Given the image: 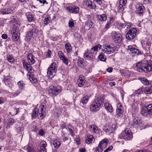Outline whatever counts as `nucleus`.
<instances>
[{
	"label": "nucleus",
	"mask_w": 152,
	"mask_h": 152,
	"mask_svg": "<svg viewBox=\"0 0 152 152\" xmlns=\"http://www.w3.org/2000/svg\"><path fill=\"white\" fill-rule=\"evenodd\" d=\"M104 103V99L102 96L96 98L90 106V110L92 112L99 110L102 107Z\"/></svg>",
	"instance_id": "1"
},
{
	"label": "nucleus",
	"mask_w": 152,
	"mask_h": 152,
	"mask_svg": "<svg viewBox=\"0 0 152 152\" xmlns=\"http://www.w3.org/2000/svg\"><path fill=\"white\" fill-rule=\"evenodd\" d=\"M23 67L27 70L28 71L27 75L29 76V79L32 83L36 84L37 83V80L35 78L33 75L34 69L27 62L25 61L23 62Z\"/></svg>",
	"instance_id": "2"
},
{
	"label": "nucleus",
	"mask_w": 152,
	"mask_h": 152,
	"mask_svg": "<svg viewBox=\"0 0 152 152\" xmlns=\"http://www.w3.org/2000/svg\"><path fill=\"white\" fill-rule=\"evenodd\" d=\"M141 114L143 116L148 117L150 119L152 117V104L142 107Z\"/></svg>",
	"instance_id": "3"
},
{
	"label": "nucleus",
	"mask_w": 152,
	"mask_h": 152,
	"mask_svg": "<svg viewBox=\"0 0 152 152\" xmlns=\"http://www.w3.org/2000/svg\"><path fill=\"white\" fill-rule=\"evenodd\" d=\"M58 66L55 62H53L51 64L48 68L47 74L49 78L53 77L55 75L57 70Z\"/></svg>",
	"instance_id": "4"
},
{
	"label": "nucleus",
	"mask_w": 152,
	"mask_h": 152,
	"mask_svg": "<svg viewBox=\"0 0 152 152\" xmlns=\"http://www.w3.org/2000/svg\"><path fill=\"white\" fill-rule=\"evenodd\" d=\"M61 91V88L60 86H51L49 88L48 94L51 96H54L59 94Z\"/></svg>",
	"instance_id": "5"
},
{
	"label": "nucleus",
	"mask_w": 152,
	"mask_h": 152,
	"mask_svg": "<svg viewBox=\"0 0 152 152\" xmlns=\"http://www.w3.org/2000/svg\"><path fill=\"white\" fill-rule=\"evenodd\" d=\"M119 137L121 139L123 138L126 140H130L132 138L131 130L129 129H126L124 132H122L119 135Z\"/></svg>",
	"instance_id": "6"
},
{
	"label": "nucleus",
	"mask_w": 152,
	"mask_h": 152,
	"mask_svg": "<svg viewBox=\"0 0 152 152\" xmlns=\"http://www.w3.org/2000/svg\"><path fill=\"white\" fill-rule=\"evenodd\" d=\"M140 68H141V70L145 72L152 71V61H148L146 64H142Z\"/></svg>",
	"instance_id": "7"
},
{
	"label": "nucleus",
	"mask_w": 152,
	"mask_h": 152,
	"mask_svg": "<svg viewBox=\"0 0 152 152\" xmlns=\"http://www.w3.org/2000/svg\"><path fill=\"white\" fill-rule=\"evenodd\" d=\"M137 31L136 28H131L126 34V38L129 40L134 39L136 35Z\"/></svg>",
	"instance_id": "8"
},
{
	"label": "nucleus",
	"mask_w": 152,
	"mask_h": 152,
	"mask_svg": "<svg viewBox=\"0 0 152 152\" xmlns=\"http://www.w3.org/2000/svg\"><path fill=\"white\" fill-rule=\"evenodd\" d=\"M127 50L129 51L130 54L133 56L141 54V52L139 50L133 47L131 45L128 47Z\"/></svg>",
	"instance_id": "9"
},
{
	"label": "nucleus",
	"mask_w": 152,
	"mask_h": 152,
	"mask_svg": "<svg viewBox=\"0 0 152 152\" xmlns=\"http://www.w3.org/2000/svg\"><path fill=\"white\" fill-rule=\"evenodd\" d=\"M104 49L102 51L106 54H110L113 53L115 50L116 48L115 47H112L110 45H105L104 46Z\"/></svg>",
	"instance_id": "10"
},
{
	"label": "nucleus",
	"mask_w": 152,
	"mask_h": 152,
	"mask_svg": "<svg viewBox=\"0 0 152 152\" xmlns=\"http://www.w3.org/2000/svg\"><path fill=\"white\" fill-rule=\"evenodd\" d=\"M37 31L36 26L34 25H32V28H30V30L27 33L26 36V38L29 41L32 37L34 34L37 33Z\"/></svg>",
	"instance_id": "11"
},
{
	"label": "nucleus",
	"mask_w": 152,
	"mask_h": 152,
	"mask_svg": "<svg viewBox=\"0 0 152 152\" xmlns=\"http://www.w3.org/2000/svg\"><path fill=\"white\" fill-rule=\"evenodd\" d=\"M112 38L116 43H119L122 40V37L120 34H118L114 31L112 33Z\"/></svg>",
	"instance_id": "12"
},
{
	"label": "nucleus",
	"mask_w": 152,
	"mask_h": 152,
	"mask_svg": "<svg viewBox=\"0 0 152 152\" xmlns=\"http://www.w3.org/2000/svg\"><path fill=\"white\" fill-rule=\"evenodd\" d=\"M136 12L139 15H142L145 12V8L142 4H138L136 6Z\"/></svg>",
	"instance_id": "13"
},
{
	"label": "nucleus",
	"mask_w": 152,
	"mask_h": 152,
	"mask_svg": "<svg viewBox=\"0 0 152 152\" xmlns=\"http://www.w3.org/2000/svg\"><path fill=\"white\" fill-rule=\"evenodd\" d=\"M84 57L86 59L92 61H94L95 60V58L93 54L91 52H88V50L85 51Z\"/></svg>",
	"instance_id": "14"
},
{
	"label": "nucleus",
	"mask_w": 152,
	"mask_h": 152,
	"mask_svg": "<svg viewBox=\"0 0 152 152\" xmlns=\"http://www.w3.org/2000/svg\"><path fill=\"white\" fill-rule=\"evenodd\" d=\"M123 113V108L122 104L120 103H118L116 109V115L118 117H122Z\"/></svg>",
	"instance_id": "15"
},
{
	"label": "nucleus",
	"mask_w": 152,
	"mask_h": 152,
	"mask_svg": "<svg viewBox=\"0 0 152 152\" xmlns=\"http://www.w3.org/2000/svg\"><path fill=\"white\" fill-rule=\"evenodd\" d=\"M14 12V9L12 7L0 10V13L3 15L11 14Z\"/></svg>",
	"instance_id": "16"
},
{
	"label": "nucleus",
	"mask_w": 152,
	"mask_h": 152,
	"mask_svg": "<svg viewBox=\"0 0 152 152\" xmlns=\"http://www.w3.org/2000/svg\"><path fill=\"white\" fill-rule=\"evenodd\" d=\"M67 9L72 13L77 14L79 12V8L78 7L75 5L70 6L67 7Z\"/></svg>",
	"instance_id": "17"
},
{
	"label": "nucleus",
	"mask_w": 152,
	"mask_h": 152,
	"mask_svg": "<svg viewBox=\"0 0 152 152\" xmlns=\"http://www.w3.org/2000/svg\"><path fill=\"white\" fill-rule=\"evenodd\" d=\"M58 55L60 59L64 64L67 66L69 63L68 60V59L65 56L64 54L61 51H59L58 52Z\"/></svg>",
	"instance_id": "18"
},
{
	"label": "nucleus",
	"mask_w": 152,
	"mask_h": 152,
	"mask_svg": "<svg viewBox=\"0 0 152 152\" xmlns=\"http://www.w3.org/2000/svg\"><path fill=\"white\" fill-rule=\"evenodd\" d=\"M152 46V40L148 39L144 42V46L146 51H148L151 49V47Z\"/></svg>",
	"instance_id": "19"
},
{
	"label": "nucleus",
	"mask_w": 152,
	"mask_h": 152,
	"mask_svg": "<svg viewBox=\"0 0 152 152\" xmlns=\"http://www.w3.org/2000/svg\"><path fill=\"white\" fill-rule=\"evenodd\" d=\"M40 152H46V147L47 144L45 141L42 140L40 143Z\"/></svg>",
	"instance_id": "20"
},
{
	"label": "nucleus",
	"mask_w": 152,
	"mask_h": 152,
	"mask_svg": "<svg viewBox=\"0 0 152 152\" xmlns=\"http://www.w3.org/2000/svg\"><path fill=\"white\" fill-rule=\"evenodd\" d=\"M90 132L93 134H98L99 131L98 127L95 125H91L89 126Z\"/></svg>",
	"instance_id": "21"
},
{
	"label": "nucleus",
	"mask_w": 152,
	"mask_h": 152,
	"mask_svg": "<svg viewBox=\"0 0 152 152\" xmlns=\"http://www.w3.org/2000/svg\"><path fill=\"white\" fill-rule=\"evenodd\" d=\"M142 123V121L141 119L138 117H135L133 120V122L131 124V125L133 126H138V125H139L140 124Z\"/></svg>",
	"instance_id": "22"
},
{
	"label": "nucleus",
	"mask_w": 152,
	"mask_h": 152,
	"mask_svg": "<svg viewBox=\"0 0 152 152\" xmlns=\"http://www.w3.org/2000/svg\"><path fill=\"white\" fill-rule=\"evenodd\" d=\"M34 57L33 56V55L31 53H29L28 54L27 56L28 61V63L30 65H32L34 64ZM28 64V63H27Z\"/></svg>",
	"instance_id": "23"
},
{
	"label": "nucleus",
	"mask_w": 152,
	"mask_h": 152,
	"mask_svg": "<svg viewBox=\"0 0 152 152\" xmlns=\"http://www.w3.org/2000/svg\"><path fill=\"white\" fill-rule=\"evenodd\" d=\"M115 127L116 126L115 124H112V126H109L108 128L104 127L103 129L104 131L107 132H110V133H111L115 130Z\"/></svg>",
	"instance_id": "24"
},
{
	"label": "nucleus",
	"mask_w": 152,
	"mask_h": 152,
	"mask_svg": "<svg viewBox=\"0 0 152 152\" xmlns=\"http://www.w3.org/2000/svg\"><path fill=\"white\" fill-rule=\"evenodd\" d=\"M78 82H79L78 85L80 87H82L84 85L85 80L83 75H81L79 76Z\"/></svg>",
	"instance_id": "25"
},
{
	"label": "nucleus",
	"mask_w": 152,
	"mask_h": 152,
	"mask_svg": "<svg viewBox=\"0 0 152 152\" xmlns=\"http://www.w3.org/2000/svg\"><path fill=\"white\" fill-rule=\"evenodd\" d=\"M11 34L12 35V40L14 41H17L19 39L18 31H12L11 32Z\"/></svg>",
	"instance_id": "26"
},
{
	"label": "nucleus",
	"mask_w": 152,
	"mask_h": 152,
	"mask_svg": "<svg viewBox=\"0 0 152 152\" xmlns=\"http://www.w3.org/2000/svg\"><path fill=\"white\" fill-rule=\"evenodd\" d=\"M45 108L46 107H45L44 105L42 104L40 106L39 110H38V113H39V115H40V117L41 119H42L44 117V114L42 113V112L43 111L44 109H45Z\"/></svg>",
	"instance_id": "27"
},
{
	"label": "nucleus",
	"mask_w": 152,
	"mask_h": 152,
	"mask_svg": "<svg viewBox=\"0 0 152 152\" xmlns=\"http://www.w3.org/2000/svg\"><path fill=\"white\" fill-rule=\"evenodd\" d=\"M77 62L78 64L81 67H84L86 65V61L80 58H78Z\"/></svg>",
	"instance_id": "28"
},
{
	"label": "nucleus",
	"mask_w": 152,
	"mask_h": 152,
	"mask_svg": "<svg viewBox=\"0 0 152 152\" xmlns=\"http://www.w3.org/2000/svg\"><path fill=\"white\" fill-rule=\"evenodd\" d=\"M95 139L92 135L88 136L86 138V142L87 144H89L94 142Z\"/></svg>",
	"instance_id": "29"
},
{
	"label": "nucleus",
	"mask_w": 152,
	"mask_h": 152,
	"mask_svg": "<svg viewBox=\"0 0 152 152\" xmlns=\"http://www.w3.org/2000/svg\"><path fill=\"white\" fill-rule=\"evenodd\" d=\"M104 107L105 109L109 112L112 113L113 112V107L109 103L107 102L105 103Z\"/></svg>",
	"instance_id": "30"
},
{
	"label": "nucleus",
	"mask_w": 152,
	"mask_h": 152,
	"mask_svg": "<svg viewBox=\"0 0 152 152\" xmlns=\"http://www.w3.org/2000/svg\"><path fill=\"white\" fill-rule=\"evenodd\" d=\"M15 129L16 131L18 133L21 134H22V132L23 133L24 126L23 125H17L15 127Z\"/></svg>",
	"instance_id": "31"
},
{
	"label": "nucleus",
	"mask_w": 152,
	"mask_h": 152,
	"mask_svg": "<svg viewBox=\"0 0 152 152\" xmlns=\"http://www.w3.org/2000/svg\"><path fill=\"white\" fill-rule=\"evenodd\" d=\"M101 46L99 44L92 46L91 48L90 51L92 53L93 52L96 53L98 49H99L101 48Z\"/></svg>",
	"instance_id": "32"
},
{
	"label": "nucleus",
	"mask_w": 152,
	"mask_h": 152,
	"mask_svg": "<svg viewBox=\"0 0 152 152\" xmlns=\"http://www.w3.org/2000/svg\"><path fill=\"white\" fill-rule=\"evenodd\" d=\"M108 142V140L106 139H104L100 141L99 145L102 148H105L106 147V145L107 143Z\"/></svg>",
	"instance_id": "33"
},
{
	"label": "nucleus",
	"mask_w": 152,
	"mask_h": 152,
	"mask_svg": "<svg viewBox=\"0 0 152 152\" xmlns=\"http://www.w3.org/2000/svg\"><path fill=\"white\" fill-rule=\"evenodd\" d=\"M139 80L144 85L147 86L149 84V81L145 77H140Z\"/></svg>",
	"instance_id": "34"
},
{
	"label": "nucleus",
	"mask_w": 152,
	"mask_h": 152,
	"mask_svg": "<svg viewBox=\"0 0 152 152\" xmlns=\"http://www.w3.org/2000/svg\"><path fill=\"white\" fill-rule=\"evenodd\" d=\"M89 99V96H85L83 97L80 101V104H82L83 105L86 104Z\"/></svg>",
	"instance_id": "35"
},
{
	"label": "nucleus",
	"mask_w": 152,
	"mask_h": 152,
	"mask_svg": "<svg viewBox=\"0 0 152 152\" xmlns=\"http://www.w3.org/2000/svg\"><path fill=\"white\" fill-rule=\"evenodd\" d=\"M65 47L68 53H69L71 52L72 48L70 44L66 43L65 45Z\"/></svg>",
	"instance_id": "36"
},
{
	"label": "nucleus",
	"mask_w": 152,
	"mask_h": 152,
	"mask_svg": "<svg viewBox=\"0 0 152 152\" xmlns=\"http://www.w3.org/2000/svg\"><path fill=\"white\" fill-rule=\"evenodd\" d=\"M97 18L98 19L101 21H106L107 19V17L104 14L98 15Z\"/></svg>",
	"instance_id": "37"
},
{
	"label": "nucleus",
	"mask_w": 152,
	"mask_h": 152,
	"mask_svg": "<svg viewBox=\"0 0 152 152\" xmlns=\"http://www.w3.org/2000/svg\"><path fill=\"white\" fill-rule=\"evenodd\" d=\"M10 77L9 76H4V79L3 81L5 83V84L7 85L9 84V82H10Z\"/></svg>",
	"instance_id": "38"
},
{
	"label": "nucleus",
	"mask_w": 152,
	"mask_h": 152,
	"mask_svg": "<svg viewBox=\"0 0 152 152\" xmlns=\"http://www.w3.org/2000/svg\"><path fill=\"white\" fill-rule=\"evenodd\" d=\"M53 144L55 148H58L61 145V143L59 140H56L53 141Z\"/></svg>",
	"instance_id": "39"
},
{
	"label": "nucleus",
	"mask_w": 152,
	"mask_h": 152,
	"mask_svg": "<svg viewBox=\"0 0 152 152\" xmlns=\"http://www.w3.org/2000/svg\"><path fill=\"white\" fill-rule=\"evenodd\" d=\"M144 92L146 94H151L152 93L151 88L146 87L144 90Z\"/></svg>",
	"instance_id": "40"
},
{
	"label": "nucleus",
	"mask_w": 152,
	"mask_h": 152,
	"mask_svg": "<svg viewBox=\"0 0 152 152\" xmlns=\"http://www.w3.org/2000/svg\"><path fill=\"white\" fill-rule=\"evenodd\" d=\"M50 18L48 16H46L44 19V23L45 25H48L50 22Z\"/></svg>",
	"instance_id": "41"
},
{
	"label": "nucleus",
	"mask_w": 152,
	"mask_h": 152,
	"mask_svg": "<svg viewBox=\"0 0 152 152\" xmlns=\"http://www.w3.org/2000/svg\"><path fill=\"white\" fill-rule=\"evenodd\" d=\"M99 59L101 61H105L106 60V58L103 53L100 54L99 56Z\"/></svg>",
	"instance_id": "42"
},
{
	"label": "nucleus",
	"mask_w": 152,
	"mask_h": 152,
	"mask_svg": "<svg viewBox=\"0 0 152 152\" xmlns=\"http://www.w3.org/2000/svg\"><path fill=\"white\" fill-rule=\"evenodd\" d=\"M7 61L10 62L12 63L14 61V58L12 55H7Z\"/></svg>",
	"instance_id": "43"
},
{
	"label": "nucleus",
	"mask_w": 152,
	"mask_h": 152,
	"mask_svg": "<svg viewBox=\"0 0 152 152\" xmlns=\"http://www.w3.org/2000/svg\"><path fill=\"white\" fill-rule=\"evenodd\" d=\"M68 128L69 131V132L71 134V135L73 136L74 134V132H73V128L71 125H69L68 126Z\"/></svg>",
	"instance_id": "44"
},
{
	"label": "nucleus",
	"mask_w": 152,
	"mask_h": 152,
	"mask_svg": "<svg viewBox=\"0 0 152 152\" xmlns=\"http://www.w3.org/2000/svg\"><path fill=\"white\" fill-rule=\"evenodd\" d=\"M39 114L38 113V109L37 108L34 109L33 113L32 115V118H34L37 116V115Z\"/></svg>",
	"instance_id": "45"
},
{
	"label": "nucleus",
	"mask_w": 152,
	"mask_h": 152,
	"mask_svg": "<svg viewBox=\"0 0 152 152\" xmlns=\"http://www.w3.org/2000/svg\"><path fill=\"white\" fill-rule=\"evenodd\" d=\"M142 63L141 62H138L136 64V67L137 68V69L139 72H140V70H141V66L142 64Z\"/></svg>",
	"instance_id": "46"
},
{
	"label": "nucleus",
	"mask_w": 152,
	"mask_h": 152,
	"mask_svg": "<svg viewBox=\"0 0 152 152\" xmlns=\"http://www.w3.org/2000/svg\"><path fill=\"white\" fill-rule=\"evenodd\" d=\"M18 84L20 88L21 89H22L25 85L23 81H19L18 83Z\"/></svg>",
	"instance_id": "47"
},
{
	"label": "nucleus",
	"mask_w": 152,
	"mask_h": 152,
	"mask_svg": "<svg viewBox=\"0 0 152 152\" xmlns=\"http://www.w3.org/2000/svg\"><path fill=\"white\" fill-rule=\"evenodd\" d=\"M91 1L90 0H85L84 1V2L86 6L89 7L90 5Z\"/></svg>",
	"instance_id": "48"
},
{
	"label": "nucleus",
	"mask_w": 152,
	"mask_h": 152,
	"mask_svg": "<svg viewBox=\"0 0 152 152\" xmlns=\"http://www.w3.org/2000/svg\"><path fill=\"white\" fill-rule=\"evenodd\" d=\"M96 6L94 2H93L92 1H91V4H90V5L89 6V8L92 9H94L96 8Z\"/></svg>",
	"instance_id": "49"
},
{
	"label": "nucleus",
	"mask_w": 152,
	"mask_h": 152,
	"mask_svg": "<svg viewBox=\"0 0 152 152\" xmlns=\"http://www.w3.org/2000/svg\"><path fill=\"white\" fill-rule=\"evenodd\" d=\"M102 148L99 145L98 146L96 149V152H102Z\"/></svg>",
	"instance_id": "50"
},
{
	"label": "nucleus",
	"mask_w": 152,
	"mask_h": 152,
	"mask_svg": "<svg viewBox=\"0 0 152 152\" xmlns=\"http://www.w3.org/2000/svg\"><path fill=\"white\" fill-rule=\"evenodd\" d=\"M27 19L29 22H31L33 20L34 17L31 15H28L27 16Z\"/></svg>",
	"instance_id": "51"
},
{
	"label": "nucleus",
	"mask_w": 152,
	"mask_h": 152,
	"mask_svg": "<svg viewBox=\"0 0 152 152\" xmlns=\"http://www.w3.org/2000/svg\"><path fill=\"white\" fill-rule=\"evenodd\" d=\"M14 122L13 119L12 118H10L8 120V124L10 125H12L14 123Z\"/></svg>",
	"instance_id": "52"
},
{
	"label": "nucleus",
	"mask_w": 152,
	"mask_h": 152,
	"mask_svg": "<svg viewBox=\"0 0 152 152\" xmlns=\"http://www.w3.org/2000/svg\"><path fill=\"white\" fill-rule=\"evenodd\" d=\"M26 149L27 151L28 152H33V150L32 148L29 145L27 146Z\"/></svg>",
	"instance_id": "53"
},
{
	"label": "nucleus",
	"mask_w": 152,
	"mask_h": 152,
	"mask_svg": "<svg viewBox=\"0 0 152 152\" xmlns=\"http://www.w3.org/2000/svg\"><path fill=\"white\" fill-rule=\"evenodd\" d=\"M124 5L119 4L118 6V9L120 12H122L124 10Z\"/></svg>",
	"instance_id": "54"
},
{
	"label": "nucleus",
	"mask_w": 152,
	"mask_h": 152,
	"mask_svg": "<svg viewBox=\"0 0 152 152\" xmlns=\"http://www.w3.org/2000/svg\"><path fill=\"white\" fill-rule=\"evenodd\" d=\"M135 93L136 94H141L143 93V91L142 88H139L138 90L135 91Z\"/></svg>",
	"instance_id": "55"
},
{
	"label": "nucleus",
	"mask_w": 152,
	"mask_h": 152,
	"mask_svg": "<svg viewBox=\"0 0 152 152\" xmlns=\"http://www.w3.org/2000/svg\"><path fill=\"white\" fill-rule=\"evenodd\" d=\"M37 1H39V3L41 4H42L43 5L45 4H48V3L45 0H37Z\"/></svg>",
	"instance_id": "56"
},
{
	"label": "nucleus",
	"mask_w": 152,
	"mask_h": 152,
	"mask_svg": "<svg viewBox=\"0 0 152 152\" xmlns=\"http://www.w3.org/2000/svg\"><path fill=\"white\" fill-rule=\"evenodd\" d=\"M113 148V147L112 145L110 146L108 148H106L104 151V152H108L111 151Z\"/></svg>",
	"instance_id": "57"
},
{
	"label": "nucleus",
	"mask_w": 152,
	"mask_h": 152,
	"mask_svg": "<svg viewBox=\"0 0 152 152\" xmlns=\"http://www.w3.org/2000/svg\"><path fill=\"white\" fill-rule=\"evenodd\" d=\"M68 24L69 27L71 28L73 27L74 25V23L73 21H71L69 22Z\"/></svg>",
	"instance_id": "58"
},
{
	"label": "nucleus",
	"mask_w": 152,
	"mask_h": 152,
	"mask_svg": "<svg viewBox=\"0 0 152 152\" xmlns=\"http://www.w3.org/2000/svg\"><path fill=\"white\" fill-rule=\"evenodd\" d=\"M127 2V0H120L119 3L122 5H125Z\"/></svg>",
	"instance_id": "59"
},
{
	"label": "nucleus",
	"mask_w": 152,
	"mask_h": 152,
	"mask_svg": "<svg viewBox=\"0 0 152 152\" xmlns=\"http://www.w3.org/2000/svg\"><path fill=\"white\" fill-rule=\"evenodd\" d=\"M46 56L48 57H50L51 56V52L50 50L49 49L48 50Z\"/></svg>",
	"instance_id": "60"
},
{
	"label": "nucleus",
	"mask_w": 152,
	"mask_h": 152,
	"mask_svg": "<svg viewBox=\"0 0 152 152\" xmlns=\"http://www.w3.org/2000/svg\"><path fill=\"white\" fill-rule=\"evenodd\" d=\"M126 27L127 28H129L131 26V23H125Z\"/></svg>",
	"instance_id": "61"
},
{
	"label": "nucleus",
	"mask_w": 152,
	"mask_h": 152,
	"mask_svg": "<svg viewBox=\"0 0 152 152\" xmlns=\"http://www.w3.org/2000/svg\"><path fill=\"white\" fill-rule=\"evenodd\" d=\"M39 134L41 136H43L45 134L43 130H39Z\"/></svg>",
	"instance_id": "62"
},
{
	"label": "nucleus",
	"mask_w": 152,
	"mask_h": 152,
	"mask_svg": "<svg viewBox=\"0 0 152 152\" xmlns=\"http://www.w3.org/2000/svg\"><path fill=\"white\" fill-rule=\"evenodd\" d=\"M144 1L147 4H151L152 2V0H144Z\"/></svg>",
	"instance_id": "63"
},
{
	"label": "nucleus",
	"mask_w": 152,
	"mask_h": 152,
	"mask_svg": "<svg viewBox=\"0 0 152 152\" xmlns=\"http://www.w3.org/2000/svg\"><path fill=\"white\" fill-rule=\"evenodd\" d=\"M8 36L6 34H3L1 36V37L4 39H6L7 38Z\"/></svg>",
	"instance_id": "64"
}]
</instances>
